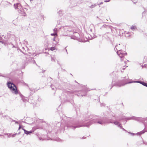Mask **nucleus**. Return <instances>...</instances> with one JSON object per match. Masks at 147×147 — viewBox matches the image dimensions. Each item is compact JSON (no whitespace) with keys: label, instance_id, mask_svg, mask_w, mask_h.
<instances>
[{"label":"nucleus","instance_id":"obj_32","mask_svg":"<svg viewBox=\"0 0 147 147\" xmlns=\"http://www.w3.org/2000/svg\"><path fill=\"white\" fill-rule=\"evenodd\" d=\"M111 0H105L104 1V2H108L110 1Z\"/></svg>","mask_w":147,"mask_h":147},{"label":"nucleus","instance_id":"obj_20","mask_svg":"<svg viewBox=\"0 0 147 147\" xmlns=\"http://www.w3.org/2000/svg\"><path fill=\"white\" fill-rule=\"evenodd\" d=\"M51 89L52 90H54L55 88H55V86H53V85H51Z\"/></svg>","mask_w":147,"mask_h":147},{"label":"nucleus","instance_id":"obj_61","mask_svg":"<svg viewBox=\"0 0 147 147\" xmlns=\"http://www.w3.org/2000/svg\"><path fill=\"white\" fill-rule=\"evenodd\" d=\"M55 29H53V30L54 31H55Z\"/></svg>","mask_w":147,"mask_h":147},{"label":"nucleus","instance_id":"obj_24","mask_svg":"<svg viewBox=\"0 0 147 147\" xmlns=\"http://www.w3.org/2000/svg\"><path fill=\"white\" fill-rule=\"evenodd\" d=\"M71 39H74V40L75 39H76L77 38H76V37H75V36H71Z\"/></svg>","mask_w":147,"mask_h":147},{"label":"nucleus","instance_id":"obj_43","mask_svg":"<svg viewBox=\"0 0 147 147\" xmlns=\"http://www.w3.org/2000/svg\"><path fill=\"white\" fill-rule=\"evenodd\" d=\"M121 129H123V131H125V129H124V128H123V127H122V128Z\"/></svg>","mask_w":147,"mask_h":147},{"label":"nucleus","instance_id":"obj_58","mask_svg":"<svg viewBox=\"0 0 147 147\" xmlns=\"http://www.w3.org/2000/svg\"><path fill=\"white\" fill-rule=\"evenodd\" d=\"M66 47L65 48V50H66V49H66V47Z\"/></svg>","mask_w":147,"mask_h":147},{"label":"nucleus","instance_id":"obj_7","mask_svg":"<svg viewBox=\"0 0 147 147\" xmlns=\"http://www.w3.org/2000/svg\"><path fill=\"white\" fill-rule=\"evenodd\" d=\"M4 45L5 46H7L8 48L10 47V45H11L12 48H15L16 49V47L11 42H6L4 43Z\"/></svg>","mask_w":147,"mask_h":147},{"label":"nucleus","instance_id":"obj_14","mask_svg":"<svg viewBox=\"0 0 147 147\" xmlns=\"http://www.w3.org/2000/svg\"><path fill=\"white\" fill-rule=\"evenodd\" d=\"M142 85L144 86L147 87V83H146L144 82H143L142 84Z\"/></svg>","mask_w":147,"mask_h":147},{"label":"nucleus","instance_id":"obj_49","mask_svg":"<svg viewBox=\"0 0 147 147\" xmlns=\"http://www.w3.org/2000/svg\"><path fill=\"white\" fill-rule=\"evenodd\" d=\"M125 68L123 67V68H122V69H123V70H124L125 69Z\"/></svg>","mask_w":147,"mask_h":147},{"label":"nucleus","instance_id":"obj_39","mask_svg":"<svg viewBox=\"0 0 147 147\" xmlns=\"http://www.w3.org/2000/svg\"><path fill=\"white\" fill-rule=\"evenodd\" d=\"M55 38H56L55 37H55H54V38H53V41H55Z\"/></svg>","mask_w":147,"mask_h":147},{"label":"nucleus","instance_id":"obj_47","mask_svg":"<svg viewBox=\"0 0 147 147\" xmlns=\"http://www.w3.org/2000/svg\"><path fill=\"white\" fill-rule=\"evenodd\" d=\"M146 58V56H144V59H145Z\"/></svg>","mask_w":147,"mask_h":147},{"label":"nucleus","instance_id":"obj_52","mask_svg":"<svg viewBox=\"0 0 147 147\" xmlns=\"http://www.w3.org/2000/svg\"><path fill=\"white\" fill-rule=\"evenodd\" d=\"M0 76H2V77H4V76L1 75H0Z\"/></svg>","mask_w":147,"mask_h":147},{"label":"nucleus","instance_id":"obj_22","mask_svg":"<svg viewBox=\"0 0 147 147\" xmlns=\"http://www.w3.org/2000/svg\"><path fill=\"white\" fill-rule=\"evenodd\" d=\"M118 126L119 127L120 129H121L122 128V126L121 125V124L120 123H119V124L118 125Z\"/></svg>","mask_w":147,"mask_h":147},{"label":"nucleus","instance_id":"obj_5","mask_svg":"<svg viewBox=\"0 0 147 147\" xmlns=\"http://www.w3.org/2000/svg\"><path fill=\"white\" fill-rule=\"evenodd\" d=\"M117 54L121 58V60L122 61L123 60V59L124 57L125 54L126 55L127 53L125 51H122L121 50H119L117 52Z\"/></svg>","mask_w":147,"mask_h":147},{"label":"nucleus","instance_id":"obj_25","mask_svg":"<svg viewBox=\"0 0 147 147\" xmlns=\"http://www.w3.org/2000/svg\"><path fill=\"white\" fill-rule=\"evenodd\" d=\"M133 3L134 4L136 3L137 2V1L135 0H131Z\"/></svg>","mask_w":147,"mask_h":147},{"label":"nucleus","instance_id":"obj_10","mask_svg":"<svg viewBox=\"0 0 147 147\" xmlns=\"http://www.w3.org/2000/svg\"><path fill=\"white\" fill-rule=\"evenodd\" d=\"M97 5L96 3L94 4L93 5H91L90 7V8H93L94 7H96V5Z\"/></svg>","mask_w":147,"mask_h":147},{"label":"nucleus","instance_id":"obj_41","mask_svg":"<svg viewBox=\"0 0 147 147\" xmlns=\"http://www.w3.org/2000/svg\"><path fill=\"white\" fill-rule=\"evenodd\" d=\"M86 137H84V136L82 138V139H85Z\"/></svg>","mask_w":147,"mask_h":147},{"label":"nucleus","instance_id":"obj_42","mask_svg":"<svg viewBox=\"0 0 147 147\" xmlns=\"http://www.w3.org/2000/svg\"><path fill=\"white\" fill-rule=\"evenodd\" d=\"M59 72L58 73V78L59 79Z\"/></svg>","mask_w":147,"mask_h":147},{"label":"nucleus","instance_id":"obj_12","mask_svg":"<svg viewBox=\"0 0 147 147\" xmlns=\"http://www.w3.org/2000/svg\"><path fill=\"white\" fill-rule=\"evenodd\" d=\"M131 29L132 30H135L137 29V27L136 26H132L131 27Z\"/></svg>","mask_w":147,"mask_h":147},{"label":"nucleus","instance_id":"obj_15","mask_svg":"<svg viewBox=\"0 0 147 147\" xmlns=\"http://www.w3.org/2000/svg\"><path fill=\"white\" fill-rule=\"evenodd\" d=\"M50 49L51 50L53 51H54L55 50V48L54 47H51L50 48Z\"/></svg>","mask_w":147,"mask_h":147},{"label":"nucleus","instance_id":"obj_54","mask_svg":"<svg viewBox=\"0 0 147 147\" xmlns=\"http://www.w3.org/2000/svg\"><path fill=\"white\" fill-rule=\"evenodd\" d=\"M57 61V63H58L59 64V65H60V64L59 63V61Z\"/></svg>","mask_w":147,"mask_h":147},{"label":"nucleus","instance_id":"obj_63","mask_svg":"<svg viewBox=\"0 0 147 147\" xmlns=\"http://www.w3.org/2000/svg\"><path fill=\"white\" fill-rule=\"evenodd\" d=\"M97 18H98V16L97 17Z\"/></svg>","mask_w":147,"mask_h":147},{"label":"nucleus","instance_id":"obj_1","mask_svg":"<svg viewBox=\"0 0 147 147\" xmlns=\"http://www.w3.org/2000/svg\"><path fill=\"white\" fill-rule=\"evenodd\" d=\"M104 117H98L95 116L92 118L88 119L85 118L81 121H76L73 120H69L66 121L64 126V129H71L74 130L76 128L86 127H89L92 124L97 123L101 125L105 123H114L118 125L120 123L117 121H115L114 116L112 113H109L108 111L104 113Z\"/></svg>","mask_w":147,"mask_h":147},{"label":"nucleus","instance_id":"obj_46","mask_svg":"<svg viewBox=\"0 0 147 147\" xmlns=\"http://www.w3.org/2000/svg\"><path fill=\"white\" fill-rule=\"evenodd\" d=\"M125 131V132H128V131L125 129V131Z\"/></svg>","mask_w":147,"mask_h":147},{"label":"nucleus","instance_id":"obj_6","mask_svg":"<svg viewBox=\"0 0 147 147\" xmlns=\"http://www.w3.org/2000/svg\"><path fill=\"white\" fill-rule=\"evenodd\" d=\"M21 3H17L16 4H14L13 5L15 9H19L20 10V11L22 12V10H24V9L22 8Z\"/></svg>","mask_w":147,"mask_h":147},{"label":"nucleus","instance_id":"obj_48","mask_svg":"<svg viewBox=\"0 0 147 147\" xmlns=\"http://www.w3.org/2000/svg\"><path fill=\"white\" fill-rule=\"evenodd\" d=\"M75 82L76 83H77L78 84H80L79 83H78L76 80H75Z\"/></svg>","mask_w":147,"mask_h":147},{"label":"nucleus","instance_id":"obj_11","mask_svg":"<svg viewBox=\"0 0 147 147\" xmlns=\"http://www.w3.org/2000/svg\"><path fill=\"white\" fill-rule=\"evenodd\" d=\"M58 13L59 16H61L62 15V10H60L58 12Z\"/></svg>","mask_w":147,"mask_h":147},{"label":"nucleus","instance_id":"obj_60","mask_svg":"<svg viewBox=\"0 0 147 147\" xmlns=\"http://www.w3.org/2000/svg\"><path fill=\"white\" fill-rule=\"evenodd\" d=\"M23 122L24 123H26V122L25 121H23Z\"/></svg>","mask_w":147,"mask_h":147},{"label":"nucleus","instance_id":"obj_55","mask_svg":"<svg viewBox=\"0 0 147 147\" xmlns=\"http://www.w3.org/2000/svg\"><path fill=\"white\" fill-rule=\"evenodd\" d=\"M66 52H67V54H68V53H67V49L66 50Z\"/></svg>","mask_w":147,"mask_h":147},{"label":"nucleus","instance_id":"obj_30","mask_svg":"<svg viewBox=\"0 0 147 147\" xmlns=\"http://www.w3.org/2000/svg\"><path fill=\"white\" fill-rule=\"evenodd\" d=\"M56 34V33H51V36H55Z\"/></svg>","mask_w":147,"mask_h":147},{"label":"nucleus","instance_id":"obj_35","mask_svg":"<svg viewBox=\"0 0 147 147\" xmlns=\"http://www.w3.org/2000/svg\"><path fill=\"white\" fill-rule=\"evenodd\" d=\"M21 126L20 125H19L18 130H19L20 129H21Z\"/></svg>","mask_w":147,"mask_h":147},{"label":"nucleus","instance_id":"obj_56","mask_svg":"<svg viewBox=\"0 0 147 147\" xmlns=\"http://www.w3.org/2000/svg\"><path fill=\"white\" fill-rule=\"evenodd\" d=\"M12 48V47L11 45H10V47L9 48Z\"/></svg>","mask_w":147,"mask_h":147},{"label":"nucleus","instance_id":"obj_36","mask_svg":"<svg viewBox=\"0 0 147 147\" xmlns=\"http://www.w3.org/2000/svg\"><path fill=\"white\" fill-rule=\"evenodd\" d=\"M27 9L26 8H24V10H22V11H27Z\"/></svg>","mask_w":147,"mask_h":147},{"label":"nucleus","instance_id":"obj_2","mask_svg":"<svg viewBox=\"0 0 147 147\" xmlns=\"http://www.w3.org/2000/svg\"><path fill=\"white\" fill-rule=\"evenodd\" d=\"M131 119L134 120L136 121L140 122L144 124L145 128L142 131L138 132L137 134L139 135L140 136L144 134L146 131H147V123H146L145 121H147V117L145 118H142L140 117H136L134 116H132L131 117H126L125 116H122L118 120L119 121L125 120L126 121L128 120Z\"/></svg>","mask_w":147,"mask_h":147},{"label":"nucleus","instance_id":"obj_3","mask_svg":"<svg viewBox=\"0 0 147 147\" xmlns=\"http://www.w3.org/2000/svg\"><path fill=\"white\" fill-rule=\"evenodd\" d=\"M143 82L141 81H132L128 82L127 79H125L122 80H119L116 82L115 83L111 86L110 89H112L113 86H115L118 87H120L121 86H123L127 84L133 83H138L142 84Z\"/></svg>","mask_w":147,"mask_h":147},{"label":"nucleus","instance_id":"obj_44","mask_svg":"<svg viewBox=\"0 0 147 147\" xmlns=\"http://www.w3.org/2000/svg\"><path fill=\"white\" fill-rule=\"evenodd\" d=\"M21 129H22V130H23V129H24V127H23V126H21Z\"/></svg>","mask_w":147,"mask_h":147},{"label":"nucleus","instance_id":"obj_17","mask_svg":"<svg viewBox=\"0 0 147 147\" xmlns=\"http://www.w3.org/2000/svg\"><path fill=\"white\" fill-rule=\"evenodd\" d=\"M2 38L1 37L0 38V42L2 44H4L5 42L2 40Z\"/></svg>","mask_w":147,"mask_h":147},{"label":"nucleus","instance_id":"obj_37","mask_svg":"<svg viewBox=\"0 0 147 147\" xmlns=\"http://www.w3.org/2000/svg\"><path fill=\"white\" fill-rule=\"evenodd\" d=\"M7 135H8V137H10V136L11 135V134H7Z\"/></svg>","mask_w":147,"mask_h":147},{"label":"nucleus","instance_id":"obj_18","mask_svg":"<svg viewBox=\"0 0 147 147\" xmlns=\"http://www.w3.org/2000/svg\"><path fill=\"white\" fill-rule=\"evenodd\" d=\"M118 46V45H117L115 47V48L114 49V50L115 51H117H117H118V49L117 48V47Z\"/></svg>","mask_w":147,"mask_h":147},{"label":"nucleus","instance_id":"obj_23","mask_svg":"<svg viewBox=\"0 0 147 147\" xmlns=\"http://www.w3.org/2000/svg\"><path fill=\"white\" fill-rule=\"evenodd\" d=\"M142 68L144 67H147V64H145L143 66H142Z\"/></svg>","mask_w":147,"mask_h":147},{"label":"nucleus","instance_id":"obj_40","mask_svg":"<svg viewBox=\"0 0 147 147\" xmlns=\"http://www.w3.org/2000/svg\"><path fill=\"white\" fill-rule=\"evenodd\" d=\"M51 60L55 61V60L54 59H53L52 57H51Z\"/></svg>","mask_w":147,"mask_h":147},{"label":"nucleus","instance_id":"obj_19","mask_svg":"<svg viewBox=\"0 0 147 147\" xmlns=\"http://www.w3.org/2000/svg\"><path fill=\"white\" fill-rule=\"evenodd\" d=\"M11 122H14L15 123L18 124L19 123L18 122L16 121L15 120L12 119Z\"/></svg>","mask_w":147,"mask_h":147},{"label":"nucleus","instance_id":"obj_8","mask_svg":"<svg viewBox=\"0 0 147 147\" xmlns=\"http://www.w3.org/2000/svg\"><path fill=\"white\" fill-rule=\"evenodd\" d=\"M23 130L24 131V133L27 135H30L33 132V131H32L31 130L30 131H28L26 130L25 129H23Z\"/></svg>","mask_w":147,"mask_h":147},{"label":"nucleus","instance_id":"obj_59","mask_svg":"<svg viewBox=\"0 0 147 147\" xmlns=\"http://www.w3.org/2000/svg\"><path fill=\"white\" fill-rule=\"evenodd\" d=\"M45 70H44V71H43V72H45Z\"/></svg>","mask_w":147,"mask_h":147},{"label":"nucleus","instance_id":"obj_33","mask_svg":"<svg viewBox=\"0 0 147 147\" xmlns=\"http://www.w3.org/2000/svg\"><path fill=\"white\" fill-rule=\"evenodd\" d=\"M103 4V2H100V3H99L97 4V5H101V4Z\"/></svg>","mask_w":147,"mask_h":147},{"label":"nucleus","instance_id":"obj_50","mask_svg":"<svg viewBox=\"0 0 147 147\" xmlns=\"http://www.w3.org/2000/svg\"><path fill=\"white\" fill-rule=\"evenodd\" d=\"M94 38H95L96 37V36H93Z\"/></svg>","mask_w":147,"mask_h":147},{"label":"nucleus","instance_id":"obj_29","mask_svg":"<svg viewBox=\"0 0 147 147\" xmlns=\"http://www.w3.org/2000/svg\"><path fill=\"white\" fill-rule=\"evenodd\" d=\"M135 135H139L137 134H137H135V133H132V134H131V135L132 136H134Z\"/></svg>","mask_w":147,"mask_h":147},{"label":"nucleus","instance_id":"obj_34","mask_svg":"<svg viewBox=\"0 0 147 147\" xmlns=\"http://www.w3.org/2000/svg\"><path fill=\"white\" fill-rule=\"evenodd\" d=\"M19 2V3H22V2L23 1V0H17Z\"/></svg>","mask_w":147,"mask_h":147},{"label":"nucleus","instance_id":"obj_13","mask_svg":"<svg viewBox=\"0 0 147 147\" xmlns=\"http://www.w3.org/2000/svg\"><path fill=\"white\" fill-rule=\"evenodd\" d=\"M25 98V97L24 96V98H22V100L23 102H25L27 101V98L26 99Z\"/></svg>","mask_w":147,"mask_h":147},{"label":"nucleus","instance_id":"obj_9","mask_svg":"<svg viewBox=\"0 0 147 147\" xmlns=\"http://www.w3.org/2000/svg\"><path fill=\"white\" fill-rule=\"evenodd\" d=\"M74 36H75V37L78 38L80 36L78 32H76L74 33Z\"/></svg>","mask_w":147,"mask_h":147},{"label":"nucleus","instance_id":"obj_26","mask_svg":"<svg viewBox=\"0 0 147 147\" xmlns=\"http://www.w3.org/2000/svg\"><path fill=\"white\" fill-rule=\"evenodd\" d=\"M17 134L16 133H14L12 135V137H15V136Z\"/></svg>","mask_w":147,"mask_h":147},{"label":"nucleus","instance_id":"obj_53","mask_svg":"<svg viewBox=\"0 0 147 147\" xmlns=\"http://www.w3.org/2000/svg\"><path fill=\"white\" fill-rule=\"evenodd\" d=\"M87 91H88V90H85V92H86Z\"/></svg>","mask_w":147,"mask_h":147},{"label":"nucleus","instance_id":"obj_62","mask_svg":"<svg viewBox=\"0 0 147 147\" xmlns=\"http://www.w3.org/2000/svg\"><path fill=\"white\" fill-rule=\"evenodd\" d=\"M70 74L71 75H72V74Z\"/></svg>","mask_w":147,"mask_h":147},{"label":"nucleus","instance_id":"obj_4","mask_svg":"<svg viewBox=\"0 0 147 147\" xmlns=\"http://www.w3.org/2000/svg\"><path fill=\"white\" fill-rule=\"evenodd\" d=\"M7 85L9 89L13 93L16 94H17L19 93L20 96L22 98H24V96L20 92H19L18 91L17 87L13 83L9 81L7 82Z\"/></svg>","mask_w":147,"mask_h":147},{"label":"nucleus","instance_id":"obj_21","mask_svg":"<svg viewBox=\"0 0 147 147\" xmlns=\"http://www.w3.org/2000/svg\"><path fill=\"white\" fill-rule=\"evenodd\" d=\"M105 38L107 40H110V38H109V36H105Z\"/></svg>","mask_w":147,"mask_h":147},{"label":"nucleus","instance_id":"obj_28","mask_svg":"<svg viewBox=\"0 0 147 147\" xmlns=\"http://www.w3.org/2000/svg\"><path fill=\"white\" fill-rule=\"evenodd\" d=\"M38 138L39 140H44V139H43L41 137H38Z\"/></svg>","mask_w":147,"mask_h":147},{"label":"nucleus","instance_id":"obj_38","mask_svg":"<svg viewBox=\"0 0 147 147\" xmlns=\"http://www.w3.org/2000/svg\"><path fill=\"white\" fill-rule=\"evenodd\" d=\"M86 93L85 94H83V95H81V96H86Z\"/></svg>","mask_w":147,"mask_h":147},{"label":"nucleus","instance_id":"obj_16","mask_svg":"<svg viewBox=\"0 0 147 147\" xmlns=\"http://www.w3.org/2000/svg\"><path fill=\"white\" fill-rule=\"evenodd\" d=\"M107 26L105 25H103L100 28V29H102L104 28H106V27H107Z\"/></svg>","mask_w":147,"mask_h":147},{"label":"nucleus","instance_id":"obj_45","mask_svg":"<svg viewBox=\"0 0 147 147\" xmlns=\"http://www.w3.org/2000/svg\"><path fill=\"white\" fill-rule=\"evenodd\" d=\"M128 133L129 134H131H131H132V133H131V132H128Z\"/></svg>","mask_w":147,"mask_h":147},{"label":"nucleus","instance_id":"obj_31","mask_svg":"<svg viewBox=\"0 0 147 147\" xmlns=\"http://www.w3.org/2000/svg\"><path fill=\"white\" fill-rule=\"evenodd\" d=\"M23 15L24 16H25L26 15V14L24 11H23Z\"/></svg>","mask_w":147,"mask_h":147},{"label":"nucleus","instance_id":"obj_27","mask_svg":"<svg viewBox=\"0 0 147 147\" xmlns=\"http://www.w3.org/2000/svg\"><path fill=\"white\" fill-rule=\"evenodd\" d=\"M100 106L101 107H105V104L103 103H102L100 104Z\"/></svg>","mask_w":147,"mask_h":147},{"label":"nucleus","instance_id":"obj_51","mask_svg":"<svg viewBox=\"0 0 147 147\" xmlns=\"http://www.w3.org/2000/svg\"><path fill=\"white\" fill-rule=\"evenodd\" d=\"M61 69H62V71H65V69H63L62 68H61Z\"/></svg>","mask_w":147,"mask_h":147},{"label":"nucleus","instance_id":"obj_57","mask_svg":"<svg viewBox=\"0 0 147 147\" xmlns=\"http://www.w3.org/2000/svg\"><path fill=\"white\" fill-rule=\"evenodd\" d=\"M20 134V132H19V133H18V135H19V134Z\"/></svg>","mask_w":147,"mask_h":147}]
</instances>
